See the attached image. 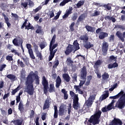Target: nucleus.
Wrapping results in <instances>:
<instances>
[{
    "instance_id": "nucleus-1",
    "label": "nucleus",
    "mask_w": 125,
    "mask_h": 125,
    "mask_svg": "<svg viewBox=\"0 0 125 125\" xmlns=\"http://www.w3.org/2000/svg\"><path fill=\"white\" fill-rule=\"evenodd\" d=\"M32 74H29L27 78L26 81L25 82L26 85H27L26 92L29 94V95H33L34 94V85L33 83H34V79L33 77H35V83L37 85L40 84V77L37 74L34 73V71H31Z\"/></svg>"
},
{
    "instance_id": "nucleus-2",
    "label": "nucleus",
    "mask_w": 125,
    "mask_h": 125,
    "mask_svg": "<svg viewBox=\"0 0 125 125\" xmlns=\"http://www.w3.org/2000/svg\"><path fill=\"white\" fill-rule=\"evenodd\" d=\"M55 40H56V35L54 34L50 42V55L48 57V61H51L52 59L54 58V56H55V53H56V52H57V50H58V49H55L57 47V46H58V44L55 43Z\"/></svg>"
},
{
    "instance_id": "nucleus-3",
    "label": "nucleus",
    "mask_w": 125,
    "mask_h": 125,
    "mask_svg": "<svg viewBox=\"0 0 125 125\" xmlns=\"http://www.w3.org/2000/svg\"><path fill=\"white\" fill-rule=\"evenodd\" d=\"M102 114V112H101V110H98L96 111L94 114L92 115L88 120L87 125H92L91 124H93V125H99L101 122L100 118H101Z\"/></svg>"
},
{
    "instance_id": "nucleus-4",
    "label": "nucleus",
    "mask_w": 125,
    "mask_h": 125,
    "mask_svg": "<svg viewBox=\"0 0 125 125\" xmlns=\"http://www.w3.org/2000/svg\"><path fill=\"white\" fill-rule=\"evenodd\" d=\"M69 94L71 97H74L73 107L75 110H79L80 105H79V97L78 94H75L73 91H70Z\"/></svg>"
},
{
    "instance_id": "nucleus-5",
    "label": "nucleus",
    "mask_w": 125,
    "mask_h": 125,
    "mask_svg": "<svg viewBox=\"0 0 125 125\" xmlns=\"http://www.w3.org/2000/svg\"><path fill=\"white\" fill-rule=\"evenodd\" d=\"M86 75H87V71H86V67L85 66L83 67L81 70V79L82 80L80 81L79 83V86H83L85 83V81H86Z\"/></svg>"
},
{
    "instance_id": "nucleus-6",
    "label": "nucleus",
    "mask_w": 125,
    "mask_h": 125,
    "mask_svg": "<svg viewBox=\"0 0 125 125\" xmlns=\"http://www.w3.org/2000/svg\"><path fill=\"white\" fill-rule=\"evenodd\" d=\"M42 84L44 88L43 92L44 94H47L48 88H49V86L48 84V81L46 80V78H45V76H44L42 78Z\"/></svg>"
},
{
    "instance_id": "nucleus-7",
    "label": "nucleus",
    "mask_w": 125,
    "mask_h": 125,
    "mask_svg": "<svg viewBox=\"0 0 125 125\" xmlns=\"http://www.w3.org/2000/svg\"><path fill=\"white\" fill-rule=\"evenodd\" d=\"M96 34H99V39L100 40H104L105 38H107L108 36V33L102 31V28L100 27L96 30Z\"/></svg>"
},
{
    "instance_id": "nucleus-8",
    "label": "nucleus",
    "mask_w": 125,
    "mask_h": 125,
    "mask_svg": "<svg viewBox=\"0 0 125 125\" xmlns=\"http://www.w3.org/2000/svg\"><path fill=\"white\" fill-rule=\"evenodd\" d=\"M74 51V46L72 44H69L65 48V50H63L65 55H70L72 52Z\"/></svg>"
},
{
    "instance_id": "nucleus-9",
    "label": "nucleus",
    "mask_w": 125,
    "mask_h": 125,
    "mask_svg": "<svg viewBox=\"0 0 125 125\" xmlns=\"http://www.w3.org/2000/svg\"><path fill=\"white\" fill-rule=\"evenodd\" d=\"M66 111V105L63 104H62L59 107V116H64L65 115V111Z\"/></svg>"
},
{
    "instance_id": "nucleus-10",
    "label": "nucleus",
    "mask_w": 125,
    "mask_h": 125,
    "mask_svg": "<svg viewBox=\"0 0 125 125\" xmlns=\"http://www.w3.org/2000/svg\"><path fill=\"white\" fill-rule=\"evenodd\" d=\"M33 46L35 50V53L36 54L37 57H38L40 60H42V53H41V52H40L39 50V46H38L36 44H35Z\"/></svg>"
},
{
    "instance_id": "nucleus-11",
    "label": "nucleus",
    "mask_w": 125,
    "mask_h": 125,
    "mask_svg": "<svg viewBox=\"0 0 125 125\" xmlns=\"http://www.w3.org/2000/svg\"><path fill=\"white\" fill-rule=\"evenodd\" d=\"M109 125H123V122L119 118H114L113 120L109 123Z\"/></svg>"
},
{
    "instance_id": "nucleus-12",
    "label": "nucleus",
    "mask_w": 125,
    "mask_h": 125,
    "mask_svg": "<svg viewBox=\"0 0 125 125\" xmlns=\"http://www.w3.org/2000/svg\"><path fill=\"white\" fill-rule=\"evenodd\" d=\"M108 47H109V44L107 42L104 41L103 43V46L102 48L103 53H104L105 54H107Z\"/></svg>"
},
{
    "instance_id": "nucleus-13",
    "label": "nucleus",
    "mask_w": 125,
    "mask_h": 125,
    "mask_svg": "<svg viewBox=\"0 0 125 125\" xmlns=\"http://www.w3.org/2000/svg\"><path fill=\"white\" fill-rule=\"evenodd\" d=\"M73 44V47H74V51H73V53H75L76 51H77V50H79V49H80V44L79 43V42H78V40H76L74 41Z\"/></svg>"
},
{
    "instance_id": "nucleus-14",
    "label": "nucleus",
    "mask_w": 125,
    "mask_h": 125,
    "mask_svg": "<svg viewBox=\"0 0 125 125\" xmlns=\"http://www.w3.org/2000/svg\"><path fill=\"white\" fill-rule=\"evenodd\" d=\"M116 103V100H112L111 103H110L107 106V108L108 111L112 110V109H115L116 108H118L116 107V105L114 106V104Z\"/></svg>"
},
{
    "instance_id": "nucleus-15",
    "label": "nucleus",
    "mask_w": 125,
    "mask_h": 125,
    "mask_svg": "<svg viewBox=\"0 0 125 125\" xmlns=\"http://www.w3.org/2000/svg\"><path fill=\"white\" fill-rule=\"evenodd\" d=\"M87 17V14L85 13H83L81 14L78 18L77 20V22L80 23V22H83L84 21V19Z\"/></svg>"
},
{
    "instance_id": "nucleus-16",
    "label": "nucleus",
    "mask_w": 125,
    "mask_h": 125,
    "mask_svg": "<svg viewBox=\"0 0 125 125\" xmlns=\"http://www.w3.org/2000/svg\"><path fill=\"white\" fill-rule=\"evenodd\" d=\"M2 16L4 17L5 23H6V24H7V27H8V28H10V26H11V23L9 22V19L8 18V17H7V16H6V15H5L4 13H2Z\"/></svg>"
},
{
    "instance_id": "nucleus-17",
    "label": "nucleus",
    "mask_w": 125,
    "mask_h": 125,
    "mask_svg": "<svg viewBox=\"0 0 125 125\" xmlns=\"http://www.w3.org/2000/svg\"><path fill=\"white\" fill-rule=\"evenodd\" d=\"M62 78L66 83H69L71 81V77L68 73H64L62 74Z\"/></svg>"
},
{
    "instance_id": "nucleus-18",
    "label": "nucleus",
    "mask_w": 125,
    "mask_h": 125,
    "mask_svg": "<svg viewBox=\"0 0 125 125\" xmlns=\"http://www.w3.org/2000/svg\"><path fill=\"white\" fill-rule=\"evenodd\" d=\"M94 45L88 41L85 42V43L83 44V47L86 48V49H89V48H91V47H93Z\"/></svg>"
},
{
    "instance_id": "nucleus-19",
    "label": "nucleus",
    "mask_w": 125,
    "mask_h": 125,
    "mask_svg": "<svg viewBox=\"0 0 125 125\" xmlns=\"http://www.w3.org/2000/svg\"><path fill=\"white\" fill-rule=\"evenodd\" d=\"M18 109L21 114L25 113V107H24V104H23V103L21 102H20Z\"/></svg>"
},
{
    "instance_id": "nucleus-20",
    "label": "nucleus",
    "mask_w": 125,
    "mask_h": 125,
    "mask_svg": "<svg viewBox=\"0 0 125 125\" xmlns=\"http://www.w3.org/2000/svg\"><path fill=\"white\" fill-rule=\"evenodd\" d=\"M49 107H50L49 99L47 98L44 102V105L43 107V110H45L46 109H48V108H49Z\"/></svg>"
},
{
    "instance_id": "nucleus-21",
    "label": "nucleus",
    "mask_w": 125,
    "mask_h": 125,
    "mask_svg": "<svg viewBox=\"0 0 125 125\" xmlns=\"http://www.w3.org/2000/svg\"><path fill=\"white\" fill-rule=\"evenodd\" d=\"M92 103H93L92 100H91L90 98H89L87 101H85V106H87V108H89L92 105Z\"/></svg>"
},
{
    "instance_id": "nucleus-22",
    "label": "nucleus",
    "mask_w": 125,
    "mask_h": 125,
    "mask_svg": "<svg viewBox=\"0 0 125 125\" xmlns=\"http://www.w3.org/2000/svg\"><path fill=\"white\" fill-rule=\"evenodd\" d=\"M103 7H104L106 10H112V5L110 3L108 4H104L101 5Z\"/></svg>"
},
{
    "instance_id": "nucleus-23",
    "label": "nucleus",
    "mask_w": 125,
    "mask_h": 125,
    "mask_svg": "<svg viewBox=\"0 0 125 125\" xmlns=\"http://www.w3.org/2000/svg\"><path fill=\"white\" fill-rule=\"evenodd\" d=\"M61 83H62L61 78H60V76H58L56 79V87H57V88H58L59 86H60Z\"/></svg>"
},
{
    "instance_id": "nucleus-24",
    "label": "nucleus",
    "mask_w": 125,
    "mask_h": 125,
    "mask_svg": "<svg viewBox=\"0 0 125 125\" xmlns=\"http://www.w3.org/2000/svg\"><path fill=\"white\" fill-rule=\"evenodd\" d=\"M105 20H109L110 21H112L113 22V23H115V22H116V20L115 18L111 17L110 16H105L104 17Z\"/></svg>"
},
{
    "instance_id": "nucleus-25",
    "label": "nucleus",
    "mask_w": 125,
    "mask_h": 125,
    "mask_svg": "<svg viewBox=\"0 0 125 125\" xmlns=\"http://www.w3.org/2000/svg\"><path fill=\"white\" fill-rule=\"evenodd\" d=\"M119 66L117 62H115L113 63H109L108 66V69H113V68H117Z\"/></svg>"
},
{
    "instance_id": "nucleus-26",
    "label": "nucleus",
    "mask_w": 125,
    "mask_h": 125,
    "mask_svg": "<svg viewBox=\"0 0 125 125\" xmlns=\"http://www.w3.org/2000/svg\"><path fill=\"white\" fill-rule=\"evenodd\" d=\"M85 28L86 30L87 31V32H91L92 33H93V32L95 31V27H93L89 25H86L85 26Z\"/></svg>"
},
{
    "instance_id": "nucleus-27",
    "label": "nucleus",
    "mask_w": 125,
    "mask_h": 125,
    "mask_svg": "<svg viewBox=\"0 0 125 125\" xmlns=\"http://www.w3.org/2000/svg\"><path fill=\"white\" fill-rule=\"evenodd\" d=\"M116 35L117 37H118V38L120 39L122 42H125V39H124V38L123 37V36H122L123 34L121 32H120V31H117L116 33Z\"/></svg>"
},
{
    "instance_id": "nucleus-28",
    "label": "nucleus",
    "mask_w": 125,
    "mask_h": 125,
    "mask_svg": "<svg viewBox=\"0 0 125 125\" xmlns=\"http://www.w3.org/2000/svg\"><path fill=\"white\" fill-rule=\"evenodd\" d=\"M66 62L67 66H72V65L74 64V61L72 60V58L71 57L67 58L66 60Z\"/></svg>"
},
{
    "instance_id": "nucleus-29",
    "label": "nucleus",
    "mask_w": 125,
    "mask_h": 125,
    "mask_svg": "<svg viewBox=\"0 0 125 125\" xmlns=\"http://www.w3.org/2000/svg\"><path fill=\"white\" fill-rule=\"evenodd\" d=\"M80 39L85 42H88V36H87V35H81L80 37Z\"/></svg>"
},
{
    "instance_id": "nucleus-30",
    "label": "nucleus",
    "mask_w": 125,
    "mask_h": 125,
    "mask_svg": "<svg viewBox=\"0 0 125 125\" xmlns=\"http://www.w3.org/2000/svg\"><path fill=\"white\" fill-rule=\"evenodd\" d=\"M62 92L63 94V99H65V100H67L68 99V91L66 90V89H62Z\"/></svg>"
},
{
    "instance_id": "nucleus-31",
    "label": "nucleus",
    "mask_w": 125,
    "mask_h": 125,
    "mask_svg": "<svg viewBox=\"0 0 125 125\" xmlns=\"http://www.w3.org/2000/svg\"><path fill=\"white\" fill-rule=\"evenodd\" d=\"M105 93L102 95V101L105 100L106 98L109 97V91H105Z\"/></svg>"
},
{
    "instance_id": "nucleus-32",
    "label": "nucleus",
    "mask_w": 125,
    "mask_h": 125,
    "mask_svg": "<svg viewBox=\"0 0 125 125\" xmlns=\"http://www.w3.org/2000/svg\"><path fill=\"white\" fill-rule=\"evenodd\" d=\"M54 118L57 119L58 118V109H57V106L54 105Z\"/></svg>"
},
{
    "instance_id": "nucleus-33",
    "label": "nucleus",
    "mask_w": 125,
    "mask_h": 125,
    "mask_svg": "<svg viewBox=\"0 0 125 125\" xmlns=\"http://www.w3.org/2000/svg\"><path fill=\"white\" fill-rule=\"evenodd\" d=\"M12 122L15 125H21L23 124V121L19 119L12 121Z\"/></svg>"
},
{
    "instance_id": "nucleus-34",
    "label": "nucleus",
    "mask_w": 125,
    "mask_h": 125,
    "mask_svg": "<svg viewBox=\"0 0 125 125\" xmlns=\"http://www.w3.org/2000/svg\"><path fill=\"white\" fill-rule=\"evenodd\" d=\"M71 78L72 79V81L73 83H76L78 82V75L77 73H75L71 75Z\"/></svg>"
},
{
    "instance_id": "nucleus-35",
    "label": "nucleus",
    "mask_w": 125,
    "mask_h": 125,
    "mask_svg": "<svg viewBox=\"0 0 125 125\" xmlns=\"http://www.w3.org/2000/svg\"><path fill=\"white\" fill-rule=\"evenodd\" d=\"M103 81H107L109 79V74L107 72H104L102 76Z\"/></svg>"
},
{
    "instance_id": "nucleus-36",
    "label": "nucleus",
    "mask_w": 125,
    "mask_h": 125,
    "mask_svg": "<svg viewBox=\"0 0 125 125\" xmlns=\"http://www.w3.org/2000/svg\"><path fill=\"white\" fill-rule=\"evenodd\" d=\"M17 63L19 67H21V68H24L25 67V64L20 59L18 60Z\"/></svg>"
},
{
    "instance_id": "nucleus-37",
    "label": "nucleus",
    "mask_w": 125,
    "mask_h": 125,
    "mask_svg": "<svg viewBox=\"0 0 125 125\" xmlns=\"http://www.w3.org/2000/svg\"><path fill=\"white\" fill-rule=\"evenodd\" d=\"M25 30H35V27L29 22L28 25L25 27Z\"/></svg>"
},
{
    "instance_id": "nucleus-38",
    "label": "nucleus",
    "mask_w": 125,
    "mask_h": 125,
    "mask_svg": "<svg viewBox=\"0 0 125 125\" xmlns=\"http://www.w3.org/2000/svg\"><path fill=\"white\" fill-rule=\"evenodd\" d=\"M36 34H42V29L41 26L38 25V29L36 30Z\"/></svg>"
},
{
    "instance_id": "nucleus-39",
    "label": "nucleus",
    "mask_w": 125,
    "mask_h": 125,
    "mask_svg": "<svg viewBox=\"0 0 125 125\" xmlns=\"http://www.w3.org/2000/svg\"><path fill=\"white\" fill-rule=\"evenodd\" d=\"M40 9H42V7L41 6H38L35 9H33V11L31 12L32 14H36L37 12L40 11Z\"/></svg>"
},
{
    "instance_id": "nucleus-40",
    "label": "nucleus",
    "mask_w": 125,
    "mask_h": 125,
    "mask_svg": "<svg viewBox=\"0 0 125 125\" xmlns=\"http://www.w3.org/2000/svg\"><path fill=\"white\" fill-rule=\"evenodd\" d=\"M83 4H84V1L80 0L78 2V3L76 4V6L77 8H80L81 6H83Z\"/></svg>"
},
{
    "instance_id": "nucleus-41",
    "label": "nucleus",
    "mask_w": 125,
    "mask_h": 125,
    "mask_svg": "<svg viewBox=\"0 0 125 125\" xmlns=\"http://www.w3.org/2000/svg\"><path fill=\"white\" fill-rule=\"evenodd\" d=\"M28 53L29 54L30 58L31 59H36V57H35V55H34V52L33 51V50L28 51Z\"/></svg>"
},
{
    "instance_id": "nucleus-42",
    "label": "nucleus",
    "mask_w": 125,
    "mask_h": 125,
    "mask_svg": "<svg viewBox=\"0 0 125 125\" xmlns=\"http://www.w3.org/2000/svg\"><path fill=\"white\" fill-rule=\"evenodd\" d=\"M12 42L15 46H19L20 44L19 42H18V40L16 38H14L12 41Z\"/></svg>"
},
{
    "instance_id": "nucleus-43",
    "label": "nucleus",
    "mask_w": 125,
    "mask_h": 125,
    "mask_svg": "<svg viewBox=\"0 0 125 125\" xmlns=\"http://www.w3.org/2000/svg\"><path fill=\"white\" fill-rule=\"evenodd\" d=\"M48 16H50V18H52L54 17V10L49 11V13H47Z\"/></svg>"
},
{
    "instance_id": "nucleus-44",
    "label": "nucleus",
    "mask_w": 125,
    "mask_h": 125,
    "mask_svg": "<svg viewBox=\"0 0 125 125\" xmlns=\"http://www.w3.org/2000/svg\"><path fill=\"white\" fill-rule=\"evenodd\" d=\"M48 91L50 93L54 91V85H53V84H50L49 85V89L48 90Z\"/></svg>"
},
{
    "instance_id": "nucleus-45",
    "label": "nucleus",
    "mask_w": 125,
    "mask_h": 125,
    "mask_svg": "<svg viewBox=\"0 0 125 125\" xmlns=\"http://www.w3.org/2000/svg\"><path fill=\"white\" fill-rule=\"evenodd\" d=\"M20 86L19 85L17 88H16L15 89L13 90L11 92L12 95H14L15 94V93H16V92H17V91H18V90H20Z\"/></svg>"
},
{
    "instance_id": "nucleus-46",
    "label": "nucleus",
    "mask_w": 125,
    "mask_h": 125,
    "mask_svg": "<svg viewBox=\"0 0 125 125\" xmlns=\"http://www.w3.org/2000/svg\"><path fill=\"white\" fill-rule=\"evenodd\" d=\"M46 46H47V43H46V42H44L40 45L41 49H43V48H44Z\"/></svg>"
},
{
    "instance_id": "nucleus-47",
    "label": "nucleus",
    "mask_w": 125,
    "mask_h": 125,
    "mask_svg": "<svg viewBox=\"0 0 125 125\" xmlns=\"http://www.w3.org/2000/svg\"><path fill=\"white\" fill-rule=\"evenodd\" d=\"M77 18H78V14L77 13H74L73 14V15L72 16V17L71 18V20L72 21H76Z\"/></svg>"
},
{
    "instance_id": "nucleus-48",
    "label": "nucleus",
    "mask_w": 125,
    "mask_h": 125,
    "mask_svg": "<svg viewBox=\"0 0 125 125\" xmlns=\"http://www.w3.org/2000/svg\"><path fill=\"white\" fill-rule=\"evenodd\" d=\"M6 77L10 80H15V78H16V77H15V75L13 74H8L6 76Z\"/></svg>"
},
{
    "instance_id": "nucleus-49",
    "label": "nucleus",
    "mask_w": 125,
    "mask_h": 125,
    "mask_svg": "<svg viewBox=\"0 0 125 125\" xmlns=\"http://www.w3.org/2000/svg\"><path fill=\"white\" fill-rule=\"evenodd\" d=\"M74 26H75V22H73L69 26V29L71 32H74L75 31V28H74Z\"/></svg>"
},
{
    "instance_id": "nucleus-50",
    "label": "nucleus",
    "mask_w": 125,
    "mask_h": 125,
    "mask_svg": "<svg viewBox=\"0 0 125 125\" xmlns=\"http://www.w3.org/2000/svg\"><path fill=\"white\" fill-rule=\"evenodd\" d=\"M100 15V12L96 10L94 11V13L92 14V17H95V16H98Z\"/></svg>"
},
{
    "instance_id": "nucleus-51",
    "label": "nucleus",
    "mask_w": 125,
    "mask_h": 125,
    "mask_svg": "<svg viewBox=\"0 0 125 125\" xmlns=\"http://www.w3.org/2000/svg\"><path fill=\"white\" fill-rule=\"evenodd\" d=\"M72 11H73V7H69V9L66 11V14L69 16L70 14H72Z\"/></svg>"
},
{
    "instance_id": "nucleus-52",
    "label": "nucleus",
    "mask_w": 125,
    "mask_h": 125,
    "mask_svg": "<svg viewBox=\"0 0 125 125\" xmlns=\"http://www.w3.org/2000/svg\"><path fill=\"white\" fill-rule=\"evenodd\" d=\"M59 65V61L57 60L55 61L54 63V65H53V68H57V66Z\"/></svg>"
},
{
    "instance_id": "nucleus-53",
    "label": "nucleus",
    "mask_w": 125,
    "mask_h": 125,
    "mask_svg": "<svg viewBox=\"0 0 125 125\" xmlns=\"http://www.w3.org/2000/svg\"><path fill=\"white\" fill-rule=\"evenodd\" d=\"M26 48H27L28 51L33 50V49H32V45L30 43L26 44Z\"/></svg>"
},
{
    "instance_id": "nucleus-54",
    "label": "nucleus",
    "mask_w": 125,
    "mask_h": 125,
    "mask_svg": "<svg viewBox=\"0 0 125 125\" xmlns=\"http://www.w3.org/2000/svg\"><path fill=\"white\" fill-rule=\"evenodd\" d=\"M6 60H7V61H13V56L8 55L6 57Z\"/></svg>"
},
{
    "instance_id": "nucleus-55",
    "label": "nucleus",
    "mask_w": 125,
    "mask_h": 125,
    "mask_svg": "<svg viewBox=\"0 0 125 125\" xmlns=\"http://www.w3.org/2000/svg\"><path fill=\"white\" fill-rule=\"evenodd\" d=\"M21 6H23L24 8H27V6H28V2H22L21 4Z\"/></svg>"
},
{
    "instance_id": "nucleus-56",
    "label": "nucleus",
    "mask_w": 125,
    "mask_h": 125,
    "mask_svg": "<svg viewBox=\"0 0 125 125\" xmlns=\"http://www.w3.org/2000/svg\"><path fill=\"white\" fill-rule=\"evenodd\" d=\"M21 79H25L26 78V74H25V70L22 71L21 73Z\"/></svg>"
},
{
    "instance_id": "nucleus-57",
    "label": "nucleus",
    "mask_w": 125,
    "mask_h": 125,
    "mask_svg": "<svg viewBox=\"0 0 125 125\" xmlns=\"http://www.w3.org/2000/svg\"><path fill=\"white\" fill-rule=\"evenodd\" d=\"M6 68V64H1L0 65V72H2L3 70H4V68Z\"/></svg>"
},
{
    "instance_id": "nucleus-58",
    "label": "nucleus",
    "mask_w": 125,
    "mask_h": 125,
    "mask_svg": "<svg viewBox=\"0 0 125 125\" xmlns=\"http://www.w3.org/2000/svg\"><path fill=\"white\" fill-rule=\"evenodd\" d=\"M69 2L67 1V0H63L62 2H61L60 4V6H64L66 3H68Z\"/></svg>"
},
{
    "instance_id": "nucleus-59",
    "label": "nucleus",
    "mask_w": 125,
    "mask_h": 125,
    "mask_svg": "<svg viewBox=\"0 0 125 125\" xmlns=\"http://www.w3.org/2000/svg\"><path fill=\"white\" fill-rule=\"evenodd\" d=\"M115 41V36L114 35H111L109 37V42H114Z\"/></svg>"
},
{
    "instance_id": "nucleus-60",
    "label": "nucleus",
    "mask_w": 125,
    "mask_h": 125,
    "mask_svg": "<svg viewBox=\"0 0 125 125\" xmlns=\"http://www.w3.org/2000/svg\"><path fill=\"white\" fill-rule=\"evenodd\" d=\"M11 52H12V53H14L15 55H18V56H19V55H20V54H19V53H18V52H17V50L13 49V50L10 51Z\"/></svg>"
},
{
    "instance_id": "nucleus-61",
    "label": "nucleus",
    "mask_w": 125,
    "mask_h": 125,
    "mask_svg": "<svg viewBox=\"0 0 125 125\" xmlns=\"http://www.w3.org/2000/svg\"><path fill=\"white\" fill-rule=\"evenodd\" d=\"M101 64H102V62H101V60H99L95 63V66H100Z\"/></svg>"
},
{
    "instance_id": "nucleus-62",
    "label": "nucleus",
    "mask_w": 125,
    "mask_h": 125,
    "mask_svg": "<svg viewBox=\"0 0 125 125\" xmlns=\"http://www.w3.org/2000/svg\"><path fill=\"white\" fill-rule=\"evenodd\" d=\"M27 22H28V20H25L21 27V29H24V28H26V26H27L26 25Z\"/></svg>"
},
{
    "instance_id": "nucleus-63",
    "label": "nucleus",
    "mask_w": 125,
    "mask_h": 125,
    "mask_svg": "<svg viewBox=\"0 0 125 125\" xmlns=\"http://www.w3.org/2000/svg\"><path fill=\"white\" fill-rule=\"evenodd\" d=\"M9 96H10V93H7V94H5L4 96L3 97V99L4 100H5V99H6V98H8V97H9Z\"/></svg>"
},
{
    "instance_id": "nucleus-64",
    "label": "nucleus",
    "mask_w": 125,
    "mask_h": 125,
    "mask_svg": "<svg viewBox=\"0 0 125 125\" xmlns=\"http://www.w3.org/2000/svg\"><path fill=\"white\" fill-rule=\"evenodd\" d=\"M34 116H35V111H34V110H31V112L30 113V118H32L34 117Z\"/></svg>"
}]
</instances>
